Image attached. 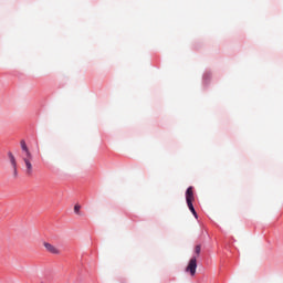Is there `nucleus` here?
Wrapping results in <instances>:
<instances>
[{
  "label": "nucleus",
  "instance_id": "nucleus-3",
  "mask_svg": "<svg viewBox=\"0 0 283 283\" xmlns=\"http://www.w3.org/2000/svg\"><path fill=\"white\" fill-rule=\"evenodd\" d=\"M193 200H196V197H193V187H189L186 191V202L189 209H193Z\"/></svg>",
  "mask_w": 283,
  "mask_h": 283
},
{
  "label": "nucleus",
  "instance_id": "nucleus-8",
  "mask_svg": "<svg viewBox=\"0 0 283 283\" xmlns=\"http://www.w3.org/2000/svg\"><path fill=\"white\" fill-rule=\"evenodd\" d=\"M190 211L195 216V218H198V212H196V208L190 209Z\"/></svg>",
  "mask_w": 283,
  "mask_h": 283
},
{
  "label": "nucleus",
  "instance_id": "nucleus-4",
  "mask_svg": "<svg viewBox=\"0 0 283 283\" xmlns=\"http://www.w3.org/2000/svg\"><path fill=\"white\" fill-rule=\"evenodd\" d=\"M8 157L11 163V167L13 169V178H19V170L17 167V158H14V155L12 153H8Z\"/></svg>",
  "mask_w": 283,
  "mask_h": 283
},
{
  "label": "nucleus",
  "instance_id": "nucleus-6",
  "mask_svg": "<svg viewBox=\"0 0 283 283\" xmlns=\"http://www.w3.org/2000/svg\"><path fill=\"white\" fill-rule=\"evenodd\" d=\"M74 212H75L77 216H81V206H80V205H75V206H74Z\"/></svg>",
  "mask_w": 283,
  "mask_h": 283
},
{
  "label": "nucleus",
  "instance_id": "nucleus-7",
  "mask_svg": "<svg viewBox=\"0 0 283 283\" xmlns=\"http://www.w3.org/2000/svg\"><path fill=\"white\" fill-rule=\"evenodd\" d=\"M200 251H202V248L200 245H196L195 253L197 254V258L200 255Z\"/></svg>",
  "mask_w": 283,
  "mask_h": 283
},
{
  "label": "nucleus",
  "instance_id": "nucleus-5",
  "mask_svg": "<svg viewBox=\"0 0 283 283\" xmlns=\"http://www.w3.org/2000/svg\"><path fill=\"white\" fill-rule=\"evenodd\" d=\"M43 247L46 249V251H49V253H53L54 255H59V253H61V251H59V249H56V247H54L53 244H51L49 242H44Z\"/></svg>",
  "mask_w": 283,
  "mask_h": 283
},
{
  "label": "nucleus",
  "instance_id": "nucleus-1",
  "mask_svg": "<svg viewBox=\"0 0 283 283\" xmlns=\"http://www.w3.org/2000/svg\"><path fill=\"white\" fill-rule=\"evenodd\" d=\"M20 145H21L22 151H24V155L22 156V160L25 165V174H27V176H30L33 171L32 153H30V148H28V145L25 144V140H21Z\"/></svg>",
  "mask_w": 283,
  "mask_h": 283
},
{
  "label": "nucleus",
  "instance_id": "nucleus-2",
  "mask_svg": "<svg viewBox=\"0 0 283 283\" xmlns=\"http://www.w3.org/2000/svg\"><path fill=\"white\" fill-rule=\"evenodd\" d=\"M198 269V261L197 256H193L190 259L187 268H186V273H190V275L193 277L196 275V270Z\"/></svg>",
  "mask_w": 283,
  "mask_h": 283
}]
</instances>
